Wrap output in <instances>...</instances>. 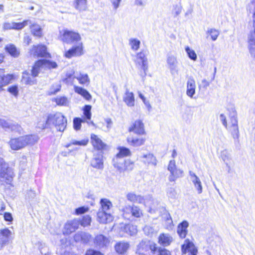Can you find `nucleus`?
Returning a JSON list of instances; mask_svg holds the SVG:
<instances>
[{
  "instance_id": "obj_19",
  "label": "nucleus",
  "mask_w": 255,
  "mask_h": 255,
  "mask_svg": "<svg viewBox=\"0 0 255 255\" xmlns=\"http://www.w3.org/2000/svg\"><path fill=\"white\" fill-rule=\"evenodd\" d=\"M110 241L108 239L103 235H97L94 239V244L96 247L102 248L106 247Z\"/></svg>"
},
{
  "instance_id": "obj_26",
  "label": "nucleus",
  "mask_w": 255,
  "mask_h": 255,
  "mask_svg": "<svg viewBox=\"0 0 255 255\" xmlns=\"http://www.w3.org/2000/svg\"><path fill=\"white\" fill-rule=\"evenodd\" d=\"M42 59L36 60L32 66L31 73L33 76H38L41 70L44 68Z\"/></svg>"
},
{
  "instance_id": "obj_35",
  "label": "nucleus",
  "mask_w": 255,
  "mask_h": 255,
  "mask_svg": "<svg viewBox=\"0 0 255 255\" xmlns=\"http://www.w3.org/2000/svg\"><path fill=\"white\" fill-rule=\"evenodd\" d=\"M124 101L128 107H133L134 106L133 94L127 90L124 97Z\"/></svg>"
},
{
  "instance_id": "obj_44",
  "label": "nucleus",
  "mask_w": 255,
  "mask_h": 255,
  "mask_svg": "<svg viewBox=\"0 0 255 255\" xmlns=\"http://www.w3.org/2000/svg\"><path fill=\"white\" fill-rule=\"evenodd\" d=\"M130 211L131 213V215L136 218H140L142 216L143 214L142 211L139 207L136 206H133L130 207Z\"/></svg>"
},
{
  "instance_id": "obj_38",
  "label": "nucleus",
  "mask_w": 255,
  "mask_h": 255,
  "mask_svg": "<svg viewBox=\"0 0 255 255\" xmlns=\"http://www.w3.org/2000/svg\"><path fill=\"white\" fill-rule=\"evenodd\" d=\"M183 174V171L182 170L176 168L173 171L170 172L169 180L170 181H174L178 178L182 177Z\"/></svg>"
},
{
  "instance_id": "obj_11",
  "label": "nucleus",
  "mask_w": 255,
  "mask_h": 255,
  "mask_svg": "<svg viewBox=\"0 0 255 255\" xmlns=\"http://www.w3.org/2000/svg\"><path fill=\"white\" fill-rule=\"evenodd\" d=\"M36 76H33L32 73L26 70L23 71L22 73L21 82L26 85L31 86L37 84Z\"/></svg>"
},
{
  "instance_id": "obj_46",
  "label": "nucleus",
  "mask_w": 255,
  "mask_h": 255,
  "mask_svg": "<svg viewBox=\"0 0 255 255\" xmlns=\"http://www.w3.org/2000/svg\"><path fill=\"white\" fill-rule=\"evenodd\" d=\"M86 123L82 118L76 117L73 119V128L76 130H79L81 128V124Z\"/></svg>"
},
{
  "instance_id": "obj_60",
  "label": "nucleus",
  "mask_w": 255,
  "mask_h": 255,
  "mask_svg": "<svg viewBox=\"0 0 255 255\" xmlns=\"http://www.w3.org/2000/svg\"><path fill=\"white\" fill-rule=\"evenodd\" d=\"M221 157L224 161L226 162V164H227V162L230 159V154L227 151L224 150L222 152Z\"/></svg>"
},
{
  "instance_id": "obj_37",
  "label": "nucleus",
  "mask_w": 255,
  "mask_h": 255,
  "mask_svg": "<svg viewBox=\"0 0 255 255\" xmlns=\"http://www.w3.org/2000/svg\"><path fill=\"white\" fill-rule=\"evenodd\" d=\"M119 152L117 153L116 159L122 158L125 156H129L131 155L130 150L125 147H119L117 148Z\"/></svg>"
},
{
  "instance_id": "obj_57",
  "label": "nucleus",
  "mask_w": 255,
  "mask_h": 255,
  "mask_svg": "<svg viewBox=\"0 0 255 255\" xmlns=\"http://www.w3.org/2000/svg\"><path fill=\"white\" fill-rule=\"evenodd\" d=\"M74 74V72H72V73H67L65 75V77L64 79V81L66 83L72 82L74 80V79L76 78L75 77Z\"/></svg>"
},
{
  "instance_id": "obj_25",
  "label": "nucleus",
  "mask_w": 255,
  "mask_h": 255,
  "mask_svg": "<svg viewBox=\"0 0 255 255\" xmlns=\"http://www.w3.org/2000/svg\"><path fill=\"white\" fill-rule=\"evenodd\" d=\"M136 62L141 66L142 69L144 71L147 69V58L145 54L143 52H140L137 54Z\"/></svg>"
},
{
  "instance_id": "obj_64",
  "label": "nucleus",
  "mask_w": 255,
  "mask_h": 255,
  "mask_svg": "<svg viewBox=\"0 0 255 255\" xmlns=\"http://www.w3.org/2000/svg\"><path fill=\"white\" fill-rule=\"evenodd\" d=\"M167 195L170 198H175L176 196V192L174 188H171L167 191Z\"/></svg>"
},
{
  "instance_id": "obj_30",
  "label": "nucleus",
  "mask_w": 255,
  "mask_h": 255,
  "mask_svg": "<svg viewBox=\"0 0 255 255\" xmlns=\"http://www.w3.org/2000/svg\"><path fill=\"white\" fill-rule=\"evenodd\" d=\"M74 90L75 93L81 95L86 100L90 101L91 100L92 96L87 90L78 86H74Z\"/></svg>"
},
{
  "instance_id": "obj_61",
  "label": "nucleus",
  "mask_w": 255,
  "mask_h": 255,
  "mask_svg": "<svg viewBox=\"0 0 255 255\" xmlns=\"http://www.w3.org/2000/svg\"><path fill=\"white\" fill-rule=\"evenodd\" d=\"M166 218V228L168 229L169 228H171L172 226L173 225V222L171 219V217L170 215V214H167L165 216Z\"/></svg>"
},
{
  "instance_id": "obj_32",
  "label": "nucleus",
  "mask_w": 255,
  "mask_h": 255,
  "mask_svg": "<svg viewBox=\"0 0 255 255\" xmlns=\"http://www.w3.org/2000/svg\"><path fill=\"white\" fill-rule=\"evenodd\" d=\"M32 34L38 38H41L43 36L42 28L36 23H33L29 27Z\"/></svg>"
},
{
  "instance_id": "obj_5",
  "label": "nucleus",
  "mask_w": 255,
  "mask_h": 255,
  "mask_svg": "<svg viewBox=\"0 0 255 255\" xmlns=\"http://www.w3.org/2000/svg\"><path fill=\"white\" fill-rule=\"evenodd\" d=\"M29 54L35 58H49L51 57L46 45L40 43L33 45L29 50Z\"/></svg>"
},
{
  "instance_id": "obj_10",
  "label": "nucleus",
  "mask_w": 255,
  "mask_h": 255,
  "mask_svg": "<svg viewBox=\"0 0 255 255\" xmlns=\"http://www.w3.org/2000/svg\"><path fill=\"white\" fill-rule=\"evenodd\" d=\"M181 250L183 254L187 255H197V249L193 242L189 239L185 240L182 245Z\"/></svg>"
},
{
  "instance_id": "obj_48",
  "label": "nucleus",
  "mask_w": 255,
  "mask_h": 255,
  "mask_svg": "<svg viewBox=\"0 0 255 255\" xmlns=\"http://www.w3.org/2000/svg\"><path fill=\"white\" fill-rule=\"evenodd\" d=\"M81 241L84 244L89 243L92 239L91 235L87 233H81L79 234Z\"/></svg>"
},
{
  "instance_id": "obj_47",
  "label": "nucleus",
  "mask_w": 255,
  "mask_h": 255,
  "mask_svg": "<svg viewBox=\"0 0 255 255\" xmlns=\"http://www.w3.org/2000/svg\"><path fill=\"white\" fill-rule=\"evenodd\" d=\"M207 33L208 36H211V38L213 41H215L220 34V31L214 28H210L207 30Z\"/></svg>"
},
{
  "instance_id": "obj_23",
  "label": "nucleus",
  "mask_w": 255,
  "mask_h": 255,
  "mask_svg": "<svg viewBox=\"0 0 255 255\" xmlns=\"http://www.w3.org/2000/svg\"><path fill=\"white\" fill-rule=\"evenodd\" d=\"M230 121L231 122L229 124L228 128L233 134H237L239 130L236 113H233L232 116H231Z\"/></svg>"
},
{
  "instance_id": "obj_45",
  "label": "nucleus",
  "mask_w": 255,
  "mask_h": 255,
  "mask_svg": "<svg viewBox=\"0 0 255 255\" xmlns=\"http://www.w3.org/2000/svg\"><path fill=\"white\" fill-rule=\"evenodd\" d=\"M89 142V139L88 138H86L83 139L81 140H72L67 145V147L71 146V145H78V146H85Z\"/></svg>"
},
{
  "instance_id": "obj_63",
  "label": "nucleus",
  "mask_w": 255,
  "mask_h": 255,
  "mask_svg": "<svg viewBox=\"0 0 255 255\" xmlns=\"http://www.w3.org/2000/svg\"><path fill=\"white\" fill-rule=\"evenodd\" d=\"M3 218L5 221L11 223L13 221L12 215L9 212H5L3 213Z\"/></svg>"
},
{
  "instance_id": "obj_28",
  "label": "nucleus",
  "mask_w": 255,
  "mask_h": 255,
  "mask_svg": "<svg viewBox=\"0 0 255 255\" xmlns=\"http://www.w3.org/2000/svg\"><path fill=\"white\" fill-rule=\"evenodd\" d=\"M127 141L131 146L138 147L144 144L145 141V138L142 137H128L127 138Z\"/></svg>"
},
{
  "instance_id": "obj_18",
  "label": "nucleus",
  "mask_w": 255,
  "mask_h": 255,
  "mask_svg": "<svg viewBox=\"0 0 255 255\" xmlns=\"http://www.w3.org/2000/svg\"><path fill=\"white\" fill-rule=\"evenodd\" d=\"M4 49L8 54L13 58H17L20 54L19 49L12 43L6 45Z\"/></svg>"
},
{
  "instance_id": "obj_13",
  "label": "nucleus",
  "mask_w": 255,
  "mask_h": 255,
  "mask_svg": "<svg viewBox=\"0 0 255 255\" xmlns=\"http://www.w3.org/2000/svg\"><path fill=\"white\" fill-rule=\"evenodd\" d=\"M128 130L137 134H143L145 133L144 124L141 121L136 120L130 126Z\"/></svg>"
},
{
  "instance_id": "obj_22",
  "label": "nucleus",
  "mask_w": 255,
  "mask_h": 255,
  "mask_svg": "<svg viewBox=\"0 0 255 255\" xmlns=\"http://www.w3.org/2000/svg\"><path fill=\"white\" fill-rule=\"evenodd\" d=\"M189 175L195 188L198 191V193L201 194L202 192L203 188L200 179L195 173L191 171H189Z\"/></svg>"
},
{
  "instance_id": "obj_6",
  "label": "nucleus",
  "mask_w": 255,
  "mask_h": 255,
  "mask_svg": "<svg viewBox=\"0 0 255 255\" xmlns=\"http://www.w3.org/2000/svg\"><path fill=\"white\" fill-rule=\"evenodd\" d=\"M127 198L128 200L130 202L143 204L145 206L151 208L152 207V203L153 200L151 196H148L144 198L143 197L136 195L133 192H130L127 195Z\"/></svg>"
},
{
  "instance_id": "obj_29",
  "label": "nucleus",
  "mask_w": 255,
  "mask_h": 255,
  "mask_svg": "<svg viewBox=\"0 0 255 255\" xmlns=\"http://www.w3.org/2000/svg\"><path fill=\"white\" fill-rule=\"evenodd\" d=\"M189 226L186 221L180 223L177 227V233L181 238H185L187 233V228Z\"/></svg>"
},
{
  "instance_id": "obj_9",
  "label": "nucleus",
  "mask_w": 255,
  "mask_h": 255,
  "mask_svg": "<svg viewBox=\"0 0 255 255\" xmlns=\"http://www.w3.org/2000/svg\"><path fill=\"white\" fill-rule=\"evenodd\" d=\"M90 138L91 144L95 150L103 152L107 149V145L102 141L98 135L92 133Z\"/></svg>"
},
{
  "instance_id": "obj_49",
  "label": "nucleus",
  "mask_w": 255,
  "mask_h": 255,
  "mask_svg": "<svg viewBox=\"0 0 255 255\" xmlns=\"http://www.w3.org/2000/svg\"><path fill=\"white\" fill-rule=\"evenodd\" d=\"M185 50L190 59L193 61L197 60V56L194 50L191 49L189 46H186Z\"/></svg>"
},
{
  "instance_id": "obj_51",
  "label": "nucleus",
  "mask_w": 255,
  "mask_h": 255,
  "mask_svg": "<svg viewBox=\"0 0 255 255\" xmlns=\"http://www.w3.org/2000/svg\"><path fill=\"white\" fill-rule=\"evenodd\" d=\"M144 233L148 236L151 237L156 233L154 228L149 225L145 226L143 228Z\"/></svg>"
},
{
  "instance_id": "obj_55",
  "label": "nucleus",
  "mask_w": 255,
  "mask_h": 255,
  "mask_svg": "<svg viewBox=\"0 0 255 255\" xmlns=\"http://www.w3.org/2000/svg\"><path fill=\"white\" fill-rule=\"evenodd\" d=\"M247 9L251 13H253L254 20H255V0L251 1L248 5Z\"/></svg>"
},
{
  "instance_id": "obj_27",
  "label": "nucleus",
  "mask_w": 255,
  "mask_h": 255,
  "mask_svg": "<svg viewBox=\"0 0 255 255\" xmlns=\"http://www.w3.org/2000/svg\"><path fill=\"white\" fill-rule=\"evenodd\" d=\"M196 83L193 78H189L187 82V95L190 97L193 98L195 94Z\"/></svg>"
},
{
  "instance_id": "obj_17",
  "label": "nucleus",
  "mask_w": 255,
  "mask_h": 255,
  "mask_svg": "<svg viewBox=\"0 0 255 255\" xmlns=\"http://www.w3.org/2000/svg\"><path fill=\"white\" fill-rule=\"evenodd\" d=\"M139 158L141 162L145 165H152L153 166L156 165V158L152 153L148 152L143 154L139 157Z\"/></svg>"
},
{
  "instance_id": "obj_56",
  "label": "nucleus",
  "mask_w": 255,
  "mask_h": 255,
  "mask_svg": "<svg viewBox=\"0 0 255 255\" xmlns=\"http://www.w3.org/2000/svg\"><path fill=\"white\" fill-rule=\"evenodd\" d=\"M54 101L58 106H63L66 104L67 98L65 97H59L55 98Z\"/></svg>"
},
{
  "instance_id": "obj_62",
  "label": "nucleus",
  "mask_w": 255,
  "mask_h": 255,
  "mask_svg": "<svg viewBox=\"0 0 255 255\" xmlns=\"http://www.w3.org/2000/svg\"><path fill=\"white\" fill-rule=\"evenodd\" d=\"M158 255H171L169 251L161 247L158 248Z\"/></svg>"
},
{
  "instance_id": "obj_20",
  "label": "nucleus",
  "mask_w": 255,
  "mask_h": 255,
  "mask_svg": "<svg viewBox=\"0 0 255 255\" xmlns=\"http://www.w3.org/2000/svg\"><path fill=\"white\" fill-rule=\"evenodd\" d=\"M158 243L163 246H169L173 241V238L167 233H162L159 235L158 238Z\"/></svg>"
},
{
  "instance_id": "obj_15",
  "label": "nucleus",
  "mask_w": 255,
  "mask_h": 255,
  "mask_svg": "<svg viewBox=\"0 0 255 255\" xmlns=\"http://www.w3.org/2000/svg\"><path fill=\"white\" fill-rule=\"evenodd\" d=\"M115 166L120 172L125 171H131L133 169L134 162L129 159L125 160L124 162H120L115 164Z\"/></svg>"
},
{
  "instance_id": "obj_58",
  "label": "nucleus",
  "mask_w": 255,
  "mask_h": 255,
  "mask_svg": "<svg viewBox=\"0 0 255 255\" xmlns=\"http://www.w3.org/2000/svg\"><path fill=\"white\" fill-rule=\"evenodd\" d=\"M8 167H5L4 163H0V177L4 178L7 174Z\"/></svg>"
},
{
  "instance_id": "obj_43",
  "label": "nucleus",
  "mask_w": 255,
  "mask_h": 255,
  "mask_svg": "<svg viewBox=\"0 0 255 255\" xmlns=\"http://www.w3.org/2000/svg\"><path fill=\"white\" fill-rule=\"evenodd\" d=\"M28 20H24L22 22H12L13 29L21 30L28 24Z\"/></svg>"
},
{
  "instance_id": "obj_52",
  "label": "nucleus",
  "mask_w": 255,
  "mask_h": 255,
  "mask_svg": "<svg viewBox=\"0 0 255 255\" xmlns=\"http://www.w3.org/2000/svg\"><path fill=\"white\" fill-rule=\"evenodd\" d=\"M7 91L12 95L17 97L18 95V87L17 85H13L8 87Z\"/></svg>"
},
{
  "instance_id": "obj_39",
  "label": "nucleus",
  "mask_w": 255,
  "mask_h": 255,
  "mask_svg": "<svg viewBox=\"0 0 255 255\" xmlns=\"http://www.w3.org/2000/svg\"><path fill=\"white\" fill-rule=\"evenodd\" d=\"M77 221L78 222L79 225H80L83 227H86L91 225L92 219L90 216L87 215L83 216L79 220Z\"/></svg>"
},
{
  "instance_id": "obj_40",
  "label": "nucleus",
  "mask_w": 255,
  "mask_h": 255,
  "mask_svg": "<svg viewBox=\"0 0 255 255\" xmlns=\"http://www.w3.org/2000/svg\"><path fill=\"white\" fill-rule=\"evenodd\" d=\"M76 79L81 85H88L90 82L87 74H80L78 77H76Z\"/></svg>"
},
{
  "instance_id": "obj_21",
  "label": "nucleus",
  "mask_w": 255,
  "mask_h": 255,
  "mask_svg": "<svg viewBox=\"0 0 255 255\" xmlns=\"http://www.w3.org/2000/svg\"><path fill=\"white\" fill-rule=\"evenodd\" d=\"M14 78V76L12 74H7L0 76V92L3 90V87L10 83Z\"/></svg>"
},
{
  "instance_id": "obj_36",
  "label": "nucleus",
  "mask_w": 255,
  "mask_h": 255,
  "mask_svg": "<svg viewBox=\"0 0 255 255\" xmlns=\"http://www.w3.org/2000/svg\"><path fill=\"white\" fill-rule=\"evenodd\" d=\"M74 5L79 11L85 10L87 8V0H74Z\"/></svg>"
},
{
  "instance_id": "obj_42",
  "label": "nucleus",
  "mask_w": 255,
  "mask_h": 255,
  "mask_svg": "<svg viewBox=\"0 0 255 255\" xmlns=\"http://www.w3.org/2000/svg\"><path fill=\"white\" fill-rule=\"evenodd\" d=\"M124 230L125 232L130 236L135 235L137 231L136 226L129 224L125 225Z\"/></svg>"
},
{
  "instance_id": "obj_54",
  "label": "nucleus",
  "mask_w": 255,
  "mask_h": 255,
  "mask_svg": "<svg viewBox=\"0 0 255 255\" xmlns=\"http://www.w3.org/2000/svg\"><path fill=\"white\" fill-rule=\"evenodd\" d=\"M89 210V208L87 206H81L76 208L75 210V214L77 215L84 214Z\"/></svg>"
},
{
  "instance_id": "obj_41",
  "label": "nucleus",
  "mask_w": 255,
  "mask_h": 255,
  "mask_svg": "<svg viewBox=\"0 0 255 255\" xmlns=\"http://www.w3.org/2000/svg\"><path fill=\"white\" fill-rule=\"evenodd\" d=\"M43 63V67L48 69H55L57 67L56 62L47 59H42Z\"/></svg>"
},
{
  "instance_id": "obj_50",
  "label": "nucleus",
  "mask_w": 255,
  "mask_h": 255,
  "mask_svg": "<svg viewBox=\"0 0 255 255\" xmlns=\"http://www.w3.org/2000/svg\"><path fill=\"white\" fill-rule=\"evenodd\" d=\"M140 42L139 40L135 38H131L129 40V44L132 50L136 51L138 49Z\"/></svg>"
},
{
  "instance_id": "obj_24",
  "label": "nucleus",
  "mask_w": 255,
  "mask_h": 255,
  "mask_svg": "<svg viewBox=\"0 0 255 255\" xmlns=\"http://www.w3.org/2000/svg\"><path fill=\"white\" fill-rule=\"evenodd\" d=\"M11 234V231L7 228L0 230V239H5L4 240H0V245L1 247L5 245L8 242Z\"/></svg>"
},
{
  "instance_id": "obj_4",
  "label": "nucleus",
  "mask_w": 255,
  "mask_h": 255,
  "mask_svg": "<svg viewBox=\"0 0 255 255\" xmlns=\"http://www.w3.org/2000/svg\"><path fill=\"white\" fill-rule=\"evenodd\" d=\"M59 38L63 43H71L80 41L81 36L78 32L65 29L60 31Z\"/></svg>"
},
{
  "instance_id": "obj_53",
  "label": "nucleus",
  "mask_w": 255,
  "mask_h": 255,
  "mask_svg": "<svg viewBox=\"0 0 255 255\" xmlns=\"http://www.w3.org/2000/svg\"><path fill=\"white\" fill-rule=\"evenodd\" d=\"M10 130L14 133H20L23 131V128L20 125H12L8 127Z\"/></svg>"
},
{
  "instance_id": "obj_8",
  "label": "nucleus",
  "mask_w": 255,
  "mask_h": 255,
  "mask_svg": "<svg viewBox=\"0 0 255 255\" xmlns=\"http://www.w3.org/2000/svg\"><path fill=\"white\" fill-rule=\"evenodd\" d=\"M84 53V47L82 42H80L78 45L73 46L67 51L64 52V56L67 58H71L73 57H79Z\"/></svg>"
},
{
  "instance_id": "obj_33",
  "label": "nucleus",
  "mask_w": 255,
  "mask_h": 255,
  "mask_svg": "<svg viewBox=\"0 0 255 255\" xmlns=\"http://www.w3.org/2000/svg\"><path fill=\"white\" fill-rule=\"evenodd\" d=\"M91 165L96 168L101 169L103 167V155L102 154H97L91 162Z\"/></svg>"
},
{
  "instance_id": "obj_59",
  "label": "nucleus",
  "mask_w": 255,
  "mask_h": 255,
  "mask_svg": "<svg viewBox=\"0 0 255 255\" xmlns=\"http://www.w3.org/2000/svg\"><path fill=\"white\" fill-rule=\"evenodd\" d=\"M84 255H104L102 252L93 249H88Z\"/></svg>"
},
{
  "instance_id": "obj_16",
  "label": "nucleus",
  "mask_w": 255,
  "mask_h": 255,
  "mask_svg": "<svg viewBox=\"0 0 255 255\" xmlns=\"http://www.w3.org/2000/svg\"><path fill=\"white\" fill-rule=\"evenodd\" d=\"M79 227V224L77 220L74 219L68 221L64 227V234L69 235L75 232Z\"/></svg>"
},
{
  "instance_id": "obj_2",
  "label": "nucleus",
  "mask_w": 255,
  "mask_h": 255,
  "mask_svg": "<svg viewBox=\"0 0 255 255\" xmlns=\"http://www.w3.org/2000/svg\"><path fill=\"white\" fill-rule=\"evenodd\" d=\"M45 124L47 125L52 124L57 131H63L66 127L67 119L61 113L56 112L47 116Z\"/></svg>"
},
{
  "instance_id": "obj_1",
  "label": "nucleus",
  "mask_w": 255,
  "mask_h": 255,
  "mask_svg": "<svg viewBox=\"0 0 255 255\" xmlns=\"http://www.w3.org/2000/svg\"><path fill=\"white\" fill-rule=\"evenodd\" d=\"M39 139V136L36 134H26L11 138L8 143L11 150L17 151L27 146H33Z\"/></svg>"
},
{
  "instance_id": "obj_34",
  "label": "nucleus",
  "mask_w": 255,
  "mask_h": 255,
  "mask_svg": "<svg viewBox=\"0 0 255 255\" xmlns=\"http://www.w3.org/2000/svg\"><path fill=\"white\" fill-rule=\"evenodd\" d=\"M92 106L90 105H85L82 109L83 117L82 119L84 120L86 123H88L91 120L92 118L91 113Z\"/></svg>"
},
{
  "instance_id": "obj_3",
  "label": "nucleus",
  "mask_w": 255,
  "mask_h": 255,
  "mask_svg": "<svg viewBox=\"0 0 255 255\" xmlns=\"http://www.w3.org/2000/svg\"><path fill=\"white\" fill-rule=\"evenodd\" d=\"M157 250V247L154 243L142 240L137 245L136 253L140 255H154Z\"/></svg>"
},
{
  "instance_id": "obj_14",
  "label": "nucleus",
  "mask_w": 255,
  "mask_h": 255,
  "mask_svg": "<svg viewBox=\"0 0 255 255\" xmlns=\"http://www.w3.org/2000/svg\"><path fill=\"white\" fill-rule=\"evenodd\" d=\"M166 62L167 67L172 74L177 71L178 61L176 56L168 54L167 56Z\"/></svg>"
},
{
  "instance_id": "obj_7",
  "label": "nucleus",
  "mask_w": 255,
  "mask_h": 255,
  "mask_svg": "<svg viewBox=\"0 0 255 255\" xmlns=\"http://www.w3.org/2000/svg\"><path fill=\"white\" fill-rule=\"evenodd\" d=\"M101 204L102 211L98 212V218L100 223L106 224L108 222V219L111 216L110 214L106 212L110 209L111 202L106 199H102Z\"/></svg>"
},
{
  "instance_id": "obj_31",
  "label": "nucleus",
  "mask_w": 255,
  "mask_h": 255,
  "mask_svg": "<svg viewBox=\"0 0 255 255\" xmlns=\"http://www.w3.org/2000/svg\"><path fill=\"white\" fill-rule=\"evenodd\" d=\"M129 244L127 242H119L115 246L116 252L120 255H124L129 248Z\"/></svg>"
},
{
  "instance_id": "obj_12",
  "label": "nucleus",
  "mask_w": 255,
  "mask_h": 255,
  "mask_svg": "<svg viewBox=\"0 0 255 255\" xmlns=\"http://www.w3.org/2000/svg\"><path fill=\"white\" fill-rule=\"evenodd\" d=\"M254 31L248 36V48L251 56L255 57V20H254Z\"/></svg>"
}]
</instances>
